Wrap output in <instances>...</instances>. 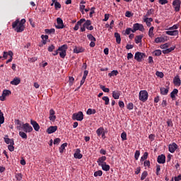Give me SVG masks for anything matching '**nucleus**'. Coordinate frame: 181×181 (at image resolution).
<instances>
[{
    "label": "nucleus",
    "instance_id": "f257e3e1",
    "mask_svg": "<svg viewBox=\"0 0 181 181\" xmlns=\"http://www.w3.org/2000/svg\"><path fill=\"white\" fill-rule=\"evenodd\" d=\"M25 23H26V19L23 18L20 21L19 18H17L12 23V28L14 29L17 33H22L25 30Z\"/></svg>",
    "mask_w": 181,
    "mask_h": 181
},
{
    "label": "nucleus",
    "instance_id": "f03ea898",
    "mask_svg": "<svg viewBox=\"0 0 181 181\" xmlns=\"http://www.w3.org/2000/svg\"><path fill=\"white\" fill-rule=\"evenodd\" d=\"M16 124L18 125V127H17V129H19V131H23L25 134H29L33 131V127H32L29 123L22 124L21 120L17 119L16 120Z\"/></svg>",
    "mask_w": 181,
    "mask_h": 181
},
{
    "label": "nucleus",
    "instance_id": "7ed1b4c3",
    "mask_svg": "<svg viewBox=\"0 0 181 181\" xmlns=\"http://www.w3.org/2000/svg\"><path fill=\"white\" fill-rule=\"evenodd\" d=\"M67 49H69V46L66 44L59 47L57 49V52L59 53L61 59H64L67 55Z\"/></svg>",
    "mask_w": 181,
    "mask_h": 181
},
{
    "label": "nucleus",
    "instance_id": "20e7f679",
    "mask_svg": "<svg viewBox=\"0 0 181 181\" xmlns=\"http://www.w3.org/2000/svg\"><path fill=\"white\" fill-rule=\"evenodd\" d=\"M91 25V21L87 20L85 23H83V26L81 27V32H86V28L88 30H93L94 29L93 26H90ZM90 26V27H88Z\"/></svg>",
    "mask_w": 181,
    "mask_h": 181
},
{
    "label": "nucleus",
    "instance_id": "39448f33",
    "mask_svg": "<svg viewBox=\"0 0 181 181\" xmlns=\"http://www.w3.org/2000/svg\"><path fill=\"white\" fill-rule=\"evenodd\" d=\"M146 57V54L141 52H136L134 55V59L136 60V62H138L139 63H141L143 59H145Z\"/></svg>",
    "mask_w": 181,
    "mask_h": 181
},
{
    "label": "nucleus",
    "instance_id": "423d86ee",
    "mask_svg": "<svg viewBox=\"0 0 181 181\" xmlns=\"http://www.w3.org/2000/svg\"><path fill=\"white\" fill-rule=\"evenodd\" d=\"M148 97H149V94H148V91L146 90H140L139 92V100L142 101V103H145L148 100Z\"/></svg>",
    "mask_w": 181,
    "mask_h": 181
},
{
    "label": "nucleus",
    "instance_id": "0eeeda50",
    "mask_svg": "<svg viewBox=\"0 0 181 181\" xmlns=\"http://www.w3.org/2000/svg\"><path fill=\"white\" fill-rule=\"evenodd\" d=\"M72 119L74 121H83V119H84V115H83V112L74 113L72 115Z\"/></svg>",
    "mask_w": 181,
    "mask_h": 181
},
{
    "label": "nucleus",
    "instance_id": "6e6552de",
    "mask_svg": "<svg viewBox=\"0 0 181 181\" xmlns=\"http://www.w3.org/2000/svg\"><path fill=\"white\" fill-rule=\"evenodd\" d=\"M136 30H140V32H144V30H145V28H144V25L141 24V23H134L133 25V30H132V33H135V32H136Z\"/></svg>",
    "mask_w": 181,
    "mask_h": 181
},
{
    "label": "nucleus",
    "instance_id": "1a4fd4ad",
    "mask_svg": "<svg viewBox=\"0 0 181 181\" xmlns=\"http://www.w3.org/2000/svg\"><path fill=\"white\" fill-rule=\"evenodd\" d=\"M180 5H181L180 0H174L173 1V6L174 8L175 12H179V11H180Z\"/></svg>",
    "mask_w": 181,
    "mask_h": 181
},
{
    "label": "nucleus",
    "instance_id": "9d476101",
    "mask_svg": "<svg viewBox=\"0 0 181 181\" xmlns=\"http://www.w3.org/2000/svg\"><path fill=\"white\" fill-rule=\"evenodd\" d=\"M12 94V92L9 90H3L2 95L0 96V100L1 101H5V98L8 97V95H11Z\"/></svg>",
    "mask_w": 181,
    "mask_h": 181
},
{
    "label": "nucleus",
    "instance_id": "9b49d317",
    "mask_svg": "<svg viewBox=\"0 0 181 181\" xmlns=\"http://www.w3.org/2000/svg\"><path fill=\"white\" fill-rule=\"evenodd\" d=\"M178 146L176 143H172L168 145V151L170 153H175L176 149H177Z\"/></svg>",
    "mask_w": 181,
    "mask_h": 181
},
{
    "label": "nucleus",
    "instance_id": "f8f14e48",
    "mask_svg": "<svg viewBox=\"0 0 181 181\" xmlns=\"http://www.w3.org/2000/svg\"><path fill=\"white\" fill-rule=\"evenodd\" d=\"M57 25H55L57 29H63L64 28V24H63V20L60 18H57Z\"/></svg>",
    "mask_w": 181,
    "mask_h": 181
},
{
    "label": "nucleus",
    "instance_id": "ddd939ff",
    "mask_svg": "<svg viewBox=\"0 0 181 181\" xmlns=\"http://www.w3.org/2000/svg\"><path fill=\"white\" fill-rule=\"evenodd\" d=\"M54 114H56L54 110L50 109L49 119V121H52V122H54V121H56V115H54Z\"/></svg>",
    "mask_w": 181,
    "mask_h": 181
},
{
    "label": "nucleus",
    "instance_id": "4468645a",
    "mask_svg": "<svg viewBox=\"0 0 181 181\" xmlns=\"http://www.w3.org/2000/svg\"><path fill=\"white\" fill-rule=\"evenodd\" d=\"M30 124L33 127L35 131H36L37 132H39V129H40V126L39 125L37 122H36L33 119H31L30 120Z\"/></svg>",
    "mask_w": 181,
    "mask_h": 181
},
{
    "label": "nucleus",
    "instance_id": "2eb2a0df",
    "mask_svg": "<svg viewBox=\"0 0 181 181\" xmlns=\"http://www.w3.org/2000/svg\"><path fill=\"white\" fill-rule=\"evenodd\" d=\"M157 162L158 163H160V164L165 163V162H166V156H165V155L163 154L158 156L157 158Z\"/></svg>",
    "mask_w": 181,
    "mask_h": 181
},
{
    "label": "nucleus",
    "instance_id": "dca6fc26",
    "mask_svg": "<svg viewBox=\"0 0 181 181\" xmlns=\"http://www.w3.org/2000/svg\"><path fill=\"white\" fill-rule=\"evenodd\" d=\"M84 22H86V18H81L78 21L74 26V30H78V29H80V26H81V24L84 23Z\"/></svg>",
    "mask_w": 181,
    "mask_h": 181
},
{
    "label": "nucleus",
    "instance_id": "f3484780",
    "mask_svg": "<svg viewBox=\"0 0 181 181\" xmlns=\"http://www.w3.org/2000/svg\"><path fill=\"white\" fill-rule=\"evenodd\" d=\"M81 151H80V148H77L74 154V158H75V159H81V158H83V154H81Z\"/></svg>",
    "mask_w": 181,
    "mask_h": 181
},
{
    "label": "nucleus",
    "instance_id": "a211bd4d",
    "mask_svg": "<svg viewBox=\"0 0 181 181\" xmlns=\"http://www.w3.org/2000/svg\"><path fill=\"white\" fill-rule=\"evenodd\" d=\"M166 35L169 36H177L179 35V30H170L169 31H165Z\"/></svg>",
    "mask_w": 181,
    "mask_h": 181
},
{
    "label": "nucleus",
    "instance_id": "6ab92c4d",
    "mask_svg": "<svg viewBox=\"0 0 181 181\" xmlns=\"http://www.w3.org/2000/svg\"><path fill=\"white\" fill-rule=\"evenodd\" d=\"M4 142L7 144V145H15V141H13V139L8 138V135L5 136Z\"/></svg>",
    "mask_w": 181,
    "mask_h": 181
},
{
    "label": "nucleus",
    "instance_id": "aec40b11",
    "mask_svg": "<svg viewBox=\"0 0 181 181\" xmlns=\"http://www.w3.org/2000/svg\"><path fill=\"white\" fill-rule=\"evenodd\" d=\"M10 84L11 86H18V84H21V78L16 77L10 82Z\"/></svg>",
    "mask_w": 181,
    "mask_h": 181
},
{
    "label": "nucleus",
    "instance_id": "412c9836",
    "mask_svg": "<svg viewBox=\"0 0 181 181\" xmlns=\"http://www.w3.org/2000/svg\"><path fill=\"white\" fill-rule=\"evenodd\" d=\"M160 93L161 95H168V93H169V87L164 88L161 87L160 88Z\"/></svg>",
    "mask_w": 181,
    "mask_h": 181
},
{
    "label": "nucleus",
    "instance_id": "4be33fe9",
    "mask_svg": "<svg viewBox=\"0 0 181 181\" xmlns=\"http://www.w3.org/2000/svg\"><path fill=\"white\" fill-rule=\"evenodd\" d=\"M105 160H107V157L102 156L98 159V166H101L102 165H104L105 163Z\"/></svg>",
    "mask_w": 181,
    "mask_h": 181
},
{
    "label": "nucleus",
    "instance_id": "5701e85b",
    "mask_svg": "<svg viewBox=\"0 0 181 181\" xmlns=\"http://www.w3.org/2000/svg\"><path fill=\"white\" fill-rule=\"evenodd\" d=\"M55 131H57V126H50L47 129V134H54Z\"/></svg>",
    "mask_w": 181,
    "mask_h": 181
},
{
    "label": "nucleus",
    "instance_id": "b1692460",
    "mask_svg": "<svg viewBox=\"0 0 181 181\" xmlns=\"http://www.w3.org/2000/svg\"><path fill=\"white\" fill-rule=\"evenodd\" d=\"M144 22L146 23L148 28H151V26L152 25V23H151V22H153V18H146L144 19Z\"/></svg>",
    "mask_w": 181,
    "mask_h": 181
},
{
    "label": "nucleus",
    "instance_id": "393cba45",
    "mask_svg": "<svg viewBox=\"0 0 181 181\" xmlns=\"http://www.w3.org/2000/svg\"><path fill=\"white\" fill-rule=\"evenodd\" d=\"M120 95H121V91L119 90H114L112 92V97L115 100H119Z\"/></svg>",
    "mask_w": 181,
    "mask_h": 181
},
{
    "label": "nucleus",
    "instance_id": "a878e982",
    "mask_svg": "<svg viewBox=\"0 0 181 181\" xmlns=\"http://www.w3.org/2000/svg\"><path fill=\"white\" fill-rule=\"evenodd\" d=\"M173 83L175 86H177V87L180 86L181 81L180 78H179V76L177 75L175 77H174Z\"/></svg>",
    "mask_w": 181,
    "mask_h": 181
},
{
    "label": "nucleus",
    "instance_id": "bb28decb",
    "mask_svg": "<svg viewBox=\"0 0 181 181\" xmlns=\"http://www.w3.org/2000/svg\"><path fill=\"white\" fill-rule=\"evenodd\" d=\"M166 38L164 37H158L155 39V43H164V42H166Z\"/></svg>",
    "mask_w": 181,
    "mask_h": 181
},
{
    "label": "nucleus",
    "instance_id": "cd10ccee",
    "mask_svg": "<svg viewBox=\"0 0 181 181\" xmlns=\"http://www.w3.org/2000/svg\"><path fill=\"white\" fill-rule=\"evenodd\" d=\"M177 93H179L177 89H173V90L170 93V98L172 100H176V95H177Z\"/></svg>",
    "mask_w": 181,
    "mask_h": 181
},
{
    "label": "nucleus",
    "instance_id": "c85d7f7f",
    "mask_svg": "<svg viewBox=\"0 0 181 181\" xmlns=\"http://www.w3.org/2000/svg\"><path fill=\"white\" fill-rule=\"evenodd\" d=\"M175 49H176V46L173 45V47H170V48H167L166 49L163 51V53L164 54H168L172 52H173V50H175Z\"/></svg>",
    "mask_w": 181,
    "mask_h": 181
},
{
    "label": "nucleus",
    "instance_id": "c756f323",
    "mask_svg": "<svg viewBox=\"0 0 181 181\" xmlns=\"http://www.w3.org/2000/svg\"><path fill=\"white\" fill-rule=\"evenodd\" d=\"M144 38V35H137L135 37V43L136 45H139V43H142V39Z\"/></svg>",
    "mask_w": 181,
    "mask_h": 181
},
{
    "label": "nucleus",
    "instance_id": "7c9ffc66",
    "mask_svg": "<svg viewBox=\"0 0 181 181\" xmlns=\"http://www.w3.org/2000/svg\"><path fill=\"white\" fill-rule=\"evenodd\" d=\"M83 52H84V48L81 47H76L74 49V53H76V54H78V53H83Z\"/></svg>",
    "mask_w": 181,
    "mask_h": 181
},
{
    "label": "nucleus",
    "instance_id": "2f4dec72",
    "mask_svg": "<svg viewBox=\"0 0 181 181\" xmlns=\"http://www.w3.org/2000/svg\"><path fill=\"white\" fill-rule=\"evenodd\" d=\"M100 166H101L103 170H105V172H108V170H110V165H107V163H104Z\"/></svg>",
    "mask_w": 181,
    "mask_h": 181
},
{
    "label": "nucleus",
    "instance_id": "473e14b6",
    "mask_svg": "<svg viewBox=\"0 0 181 181\" xmlns=\"http://www.w3.org/2000/svg\"><path fill=\"white\" fill-rule=\"evenodd\" d=\"M115 37L116 38L117 45H119L121 43V35L119 33H115Z\"/></svg>",
    "mask_w": 181,
    "mask_h": 181
},
{
    "label": "nucleus",
    "instance_id": "72a5a7b5",
    "mask_svg": "<svg viewBox=\"0 0 181 181\" xmlns=\"http://www.w3.org/2000/svg\"><path fill=\"white\" fill-rule=\"evenodd\" d=\"M105 132L104 127H100L96 130V134L98 136H101V134Z\"/></svg>",
    "mask_w": 181,
    "mask_h": 181
},
{
    "label": "nucleus",
    "instance_id": "f704fd0d",
    "mask_svg": "<svg viewBox=\"0 0 181 181\" xmlns=\"http://www.w3.org/2000/svg\"><path fill=\"white\" fill-rule=\"evenodd\" d=\"M95 112H97L95 109L89 108V109H88L86 114H87V115H93V114H95Z\"/></svg>",
    "mask_w": 181,
    "mask_h": 181
},
{
    "label": "nucleus",
    "instance_id": "c9c22d12",
    "mask_svg": "<svg viewBox=\"0 0 181 181\" xmlns=\"http://www.w3.org/2000/svg\"><path fill=\"white\" fill-rule=\"evenodd\" d=\"M5 122V117H4V113L0 110V127Z\"/></svg>",
    "mask_w": 181,
    "mask_h": 181
},
{
    "label": "nucleus",
    "instance_id": "e433bc0d",
    "mask_svg": "<svg viewBox=\"0 0 181 181\" xmlns=\"http://www.w3.org/2000/svg\"><path fill=\"white\" fill-rule=\"evenodd\" d=\"M66 146H67V143H64L63 144L61 145V146L59 147L60 153H63V152H64V149H66Z\"/></svg>",
    "mask_w": 181,
    "mask_h": 181
},
{
    "label": "nucleus",
    "instance_id": "4c0bfd02",
    "mask_svg": "<svg viewBox=\"0 0 181 181\" xmlns=\"http://www.w3.org/2000/svg\"><path fill=\"white\" fill-rule=\"evenodd\" d=\"M8 56H10V59L6 61V64L11 63L13 59V52L12 51H8Z\"/></svg>",
    "mask_w": 181,
    "mask_h": 181
},
{
    "label": "nucleus",
    "instance_id": "58836bf2",
    "mask_svg": "<svg viewBox=\"0 0 181 181\" xmlns=\"http://www.w3.org/2000/svg\"><path fill=\"white\" fill-rule=\"evenodd\" d=\"M153 29L154 28L153 27H151L149 28V30H148V36L149 37H151L152 39V37H153V36H155V34L153 33Z\"/></svg>",
    "mask_w": 181,
    "mask_h": 181
},
{
    "label": "nucleus",
    "instance_id": "ea45409f",
    "mask_svg": "<svg viewBox=\"0 0 181 181\" xmlns=\"http://www.w3.org/2000/svg\"><path fill=\"white\" fill-rule=\"evenodd\" d=\"M41 38L42 39V45H46L47 43V39H49L48 35H41Z\"/></svg>",
    "mask_w": 181,
    "mask_h": 181
},
{
    "label": "nucleus",
    "instance_id": "a19ab883",
    "mask_svg": "<svg viewBox=\"0 0 181 181\" xmlns=\"http://www.w3.org/2000/svg\"><path fill=\"white\" fill-rule=\"evenodd\" d=\"M155 12V10H153V8H151L149 10H148L146 16H145V18H148V16H151V15H153Z\"/></svg>",
    "mask_w": 181,
    "mask_h": 181
},
{
    "label": "nucleus",
    "instance_id": "79ce46f5",
    "mask_svg": "<svg viewBox=\"0 0 181 181\" xmlns=\"http://www.w3.org/2000/svg\"><path fill=\"white\" fill-rule=\"evenodd\" d=\"M118 75V71L117 70H113L110 73L108 74L109 77H114V76Z\"/></svg>",
    "mask_w": 181,
    "mask_h": 181
},
{
    "label": "nucleus",
    "instance_id": "37998d69",
    "mask_svg": "<svg viewBox=\"0 0 181 181\" xmlns=\"http://www.w3.org/2000/svg\"><path fill=\"white\" fill-rule=\"evenodd\" d=\"M102 100L105 101V105H108V104H110V98H108V96H103Z\"/></svg>",
    "mask_w": 181,
    "mask_h": 181
},
{
    "label": "nucleus",
    "instance_id": "c03bdc74",
    "mask_svg": "<svg viewBox=\"0 0 181 181\" xmlns=\"http://www.w3.org/2000/svg\"><path fill=\"white\" fill-rule=\"evenodd\" d=\"M19 135L23 138V139H28V134L25 132H19Z\"/></svg>",
    "mask_w": 181,
    "mask_h": 181
},
{
    "label": "nucleus",
    "instance_id": "a18cd8bd",
    "mask_svg": "<svg viewBox=\"0 0 181 181\" xmlns=\"http://www.w3.org/2000/svg\"><path fill=\"white\" fill-rule=\"evenodd\" d=\"M87 37L89 40H90V42H96V39L95 37H94L93 35H92L91 34H88L87 35Z\"/></svg>",
    "mask_w": 181,
    "mask_h": 181
},
{
    "label": "nucleus",
    "instance_id": "49530a36",
    "mask_svg": "<svg viewBox=\"0 0 181 181\" xmlns=\"http://www.w3.org/2000/svg\"><path fill=\"white\" fill-rule=\"evenodd\" d=\"M148 159V152H144L143 156L141 158L140 162H144Z\"/></svg>",
    "mask_w": 181,
    "mask_h": 181
},
{
    "label": "nucleus",
    "instance_id": "de8ad7c7",
    "mask_svg": "<svg viewBox=\"0 0 181 181\" xmlns=\"http://www.w3.org/2000/svg\"><path fill=\"white\" fill-rule=\"evenodd\" d=\"M148 176V171H144L141 176V180H145Z\"/></svg>",
    "mask_w": 181,
    "mask_h": 181
},
{
    "label": "nucleus",
    "instance_id": "09e8293b",
    "mask_svg": "<svg viewBox=\"0 0 181 181\" xmlns=\"http://www.w3.org/2000/svg\"><path fill=\"white\" fill-rule=\"evenodd\" d=\"M93 176H95V177H98V176H103V171L100 170L95 171L93 174Z\"/></svg>",
    "mask_w": 181,
    "mask_h": 181
},
{
    "label": "nucleus",
    "instance_id": "8fccbe9b",
    "mask_svg": "<svg viewBox=\"0 0 181 181\" xmlns=\"http://www.w3.org/2000/svg\"><path fill=\"white\" fill-rule=\"evenodd\" d=\"M153 54L154 56H160L162 54V50L160 49H156L153 52Z\"/></svg>",
    "mask_w": 181,
    "mask_h": 181
},
{
    "label": "nucleus",
    "instance_id": "3c124183",
    "mask_svg": "<svg viewBox=\"0 0 181 181\" xmlns=\"http://www.w3.org/2000/svg\"><path fill=\"white\" fill-rule=\"evenodd\" d=\"M45 33H47V34L54 33L56 32V30H54V28L45 29Z\"/></svg>",
    "mask_w": 181,
    "mask_h": 181
},
{
    "label": "nucleus",
    "instance_id": "603ef678",
    "mask_svg": "<svg viewBox=\"0 0 181 181\" xmlns=\"http://www.w3.org/2000/svg\"><path fill=\"white\" fill-rule=\"evenodd\" d=\"M144 166H145V168H151V161H149L148 160H146L144 162Z\"/></svg>",
    "mask_w": 181,
    "mask_h": 181
},
{
    "label": "nucleus",
    "instance_id": "864d4df0",
    "mask_svg": "<svg viewBox=\"0 0 181 181\" xmlns=\"http://www.w3.org/2000/svg\"><path fill=\"white\" fill-rule=\"evenodd\" d=\"M23 176L22 175V173H17V174H16V180H18V181H21V180H22V177H23Z\"/></svg>",
    "mask_w": 181,
    "mask_h": 181
},
{
    "label": "nucleus",
    "instance_id": "5fc2aeb1",
    "mask_svg": "<svg viewBox=\"0 0 181 181\" xmlns=\"http://www.w3.org/2000/svg\"><path fill=\"white\" fill-rule=\"evenodd\" d=\"M140 155H141V152L139 151L136 150L134 153V158H135L136 160H138V159H139Z\"/></svg>",
    "mask_w": 181,
    "mask_h": 181
},
{
    "label": "nucleus",
    "instance_id": "6e6d98bb",
    "mask_svg": "<svg viewBox=\"0 0 181 181\" xmlns=\"http://www.w3.org/2000/svg\"><path fill=\"white\" fill-rule=\"evenodd\" d=\"M176 29H179V25L178 24H175L172 27H170L168 28V30H176Z\"/></svg>",
    "mask_w": 181,
    "mask_h": 181
},
{
    "label": "nucleus",
    "instance_id": "4d7b16f0",
    "mask_svg": "<svg viewBox=\"0 0 181 181\" xmlns=\"http://www.w3.org/2000/svg\"><path fill=\"white\" fill-rule=\"evenodd\" d=\"M15 144H9L8 146V149L10 151V152H13L15 151V146H13Z\"/></svg>",
    "mask_w": 181,
    "mask_h": 181
},
{
    "label": "nucleus",
    "instance_id": "13d9d810",
    "mask_svg": "<svg viewBox=\"0 0 181 181\" xmlns=\"http://www.w3.org/2000/svg\"><path fill=\"white\" fill-rule=\"evenodd\" d=\"M100 88L104 91V93H110V88H105V86H100Z\"/></svg>",
    "mask_w": 181,
    "mask_h": 181
},
{
    "label": "nucleus",
    "instance_id": "bf43d9fd",
    "mask_svg": "<svg viewBox=\"0 0 181 181\" xmlns=\"http://www.w3.org/2000/svg\"><path fill=\"white\" fill-rule=\"evenodd\" d=\"M122 141H127V133L125 132L121 134Z\"/></svg>",
    "mask_w": 181,
    "mask_h": 181
},
{
    "label": "nucleus",
    "instance_id": "052dcab7",
    "mask_svg": "<svg viewBox=\"0 0 181 181\" xmlns=\"http://www.w3.org/2000/svg\"><path fill=\"white\" fill-rule=\"evenodd\" d=\"M54 8L55 9H60V8H62V4H60L59 1H56L54 3Z\"/></svg>",
    "mask_w": 181,
    "mask_h": 181
},
{
    "label": "nucleus",
    "instance_id": "680f3d73",
    "mask_svg": "<svg viewBox=\"0 0 181 181\" xmlns=\"http://www.w3.org/2000/svg\"><path fill=\"white\" fill-rule=\"evenodd\" d=\"M83 4H86V1H81L80 4V11H84V8H86V6L83 5Z\"/></svg>",
    "mask_w": 181,
    "mask_h": 181
},
{
    "label": "nucleus",
    "instance_id": "e2e57ef3",
    "mask_svg": "<svg viewBox=\"0 0 181 181\" xmlns=\"http://www.w3.org/2000/svg\"><path fill=\"white\" fill-rule=\"evenodd\" d=\"M132 30H134L132 28H127L125 30V35H131V32H132Z\"/></svg>",
    "mask_w": 181,
    "mask_h": 181
},
{
    "label": "nucleus",
    "instance_id": "0e129e2a",
    "mask_svg": "<svg viewBox=\"0 0 181 181\" xmlns=\"http://www.w3.org/2000/svg\"><path fill=\"white\" fill-rule=\"evenodd\" d=\"M61 141H62V139H60V138H56L54 140V145H59V144H60Z\"/></svg>",
    "mask_w": 181,
    "mask_h": 181
},
{
    "label": "nucleus",
    "instance_id": "69168bd1",
    "mask_svg": "<svg viewBox=\"0 0 181 181\" xmlns=\"http://www.w3.org/2000/svg\"><path fill=\"white\" fill-rule=\"evenodd\" d=\"M159 172H160V165H156V174L157 176H159V175H160Z\"/></svg>",
    "mask_w": 181,
    "mask_h": 181
},
{
    "label": "nucleus",
    "instance_id": "338daca9",
    "mask_svg": "<svg viewBox=\"0 0 181 181\" xmlns=\"http://www.w3.org/2000/svg\"><path fill=\"white\" fill-rule=\"evenodd\" d=\"M156 76H157V77H160V78H163V72L157 71L156 73Z\"/></svg>",
    "mask_w": 181,
    "mask_h": 181
},
{
    "label": "nucleus",
    "instance_id": "774afa93",
    "mask_svg": "<svg viewBox=\"0 0 181 181\" xmlns=\"http://www.w3.org/2000/svg\"><path fill=\"white\" fill-rule=\"evenodd\" d=\"M127 110H134V103H128Z\"/></svg>",
    "mask_w": 181,
    "mask_h": 181
}]
</instances>
